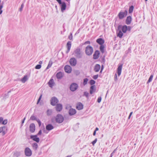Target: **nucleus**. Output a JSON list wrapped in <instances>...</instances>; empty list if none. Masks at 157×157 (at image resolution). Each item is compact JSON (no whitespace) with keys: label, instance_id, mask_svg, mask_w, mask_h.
<instances>
[{"label":"nucleus","instance_id":"nucleus-1","mask_svg":"<svg viewBox=\"0 0 157 157\" xmlns=\"http://www.w3.org/2000/svg\"><path fill=\"white\" fill-rule=\"evenodd\" d=\"M73 54L77 58H81L83 56V53L81 51V49L79 48H77L74 51Z\"/></svg>","mask_w":157,"mask_h":157},{"label":"nucleus","instance_id":"nucleus-2","mask_svg":"<svg viewBox=\"0 0 157 157\" xmlns=\"http://www.w3.org/2000/svg\"><path fill=\"white\" fill-rule=\"evenodd\" d=\"M118 30L122 29V32L124 33H126L127 31H130L131 29V27L130 26H127L126 25L122 26L119 25L118 27Z\"/></svg>","mask_w":157,"mask_h":157},{"label":"nucleus","instance_id":"nucleus-3","mask_svg":"<svg viewBox=\"0 0 157 157\" xmlns=\"http://www.w3.org/2000/svg\"><path fill=\"white\" fill-rule=\"evenodd\" d=\"M85 52L87 56H90L93 52V48L91 46L88 45L86 48Z\"/></svg>","mask_w":157,"mask_h":157},{"label":"nucleus","instance_id":"nucleus-4","mask_svg":"<svg viewBox=\"0 0 157 157\" xmlns=\"http://www.w3.org/2000/svg\"><path fill=\"white\" fill-rule=\"evenodd\" d=\"M128 11L126 10L124 11L121 10L119 13L118 16L119 19H122L126 17L127 15Z\"/></svg>","mask_w":157,"mask_h":157},{"label":"nucleus","instance_id":"nucleus-5","mask_svg":"<svg viewBox=\"0 0 157 157\" xmlns=\"http://www.w3.org/2000/svg\"><path fill=\"white\" fill-rule=\"evenodd\" d=\"M64 120L63 116L60 114H58L56 117V120L57 123H60L62 122Z\"/></svg>","mask_w":157,"mask_h":157},{"label":"nucleus","instance_id":"nucleus-6","mask_svg":"<svg viewBox=\"0 0 157 157\" xmlns=\"http://www.w3.org/2000/svg\"><path fill=\"white\" fill-rule=\"evenodd\" d=\"M7 128L6 127L4 126L0 127V133H2V136H4L7 132Z\"/></svg>","mask_w":157,"mask_h":157},{"label":"nucleus","instance_id":"nucleus-7","mask_svg":"<svg viewBox=\"0 0 157 157\" xmlns=\"http://www.w3.org/2000/svg\"><path fill=\"white\" fill-rule=\"evenodd\" d=\"M78 84L75 83H72L70 86V89L72 91H74L78 88Z\"/></svg>","mask_w":157,"mask_h":157},{"label":"nucleus","instance_id":"nucleus-8","mask_svg":"<svg viewBox=\"0 0 157 157\" xmlns=\"http://www.w3.org/2000/svg\"><path fill=\"white\" fill-rule=\"evenodd\" d=\"M25 153L26 156H30L32 155L31 150L29 147H26L25 150Z\"/></svg>","mask_w":157,"mask_h":157},{"label":"nucleus","instance_id":"nucleus-9","mask_svg":"<svg viewBox=\"0 0 157 157\" xmlns=\"http://www.w3.org/2000/svg\"><path fill=\"white\" fill-rule=\"evenodd\" d=\"M58 102V100L55 97L52 98L51 100V105L54 106Z\"/></svg>","mask_w":157,"mask_h":157},{"label":"nucleus","instance_id":"nucleus-10","mask_svg":"<svg viewBox=\"0 0 157 157\" xmlns=\"http://www.w3.org/2000/svg\"><path fill=\"white\" fill-rule=\"evenodd\" d=\"M70 65L73 66H75L77 63V60L75 58H71L69 61Z\"/></svg>","mask_w":157,"mask_h":157},{"label":"nucleus","instance_id":"nucleus-11","mask_svg":"<svg viewBox=\"0 0 157 157\" xmlns=\"http://www.w3.org/2000/svg\"><path fill=\"white\" fill-rule=\"evenodd\" d=\"M64 70L66 72L70 73L71 71L72 68L70 66L67 65L64 67Z\"/></svg>","mask_w":157,"mask_h":157},{"label":"nucleus","instance_id":"nucleus-12","mask_svg":"<svg viewBox=\"0 0 157 157\" xmlns=\"http://www.w3.org/2000/svg\"><path fill=\"white\" fill-rule=\"evenodd\" d=\"M37 135H31L30 136V138L32 139L34 141L38 143L40 141V139L39 138L37 137Z\"/></svg>","mask_w":157,"mask_h":157},{"label":"nucleus","instance_id":"nucleus-13","mask_svg":"<svg viewBox=\"0 0 157 157\" xmlns=\"http://www.w3.org/2000/svg\"><path fill=\"white\" fill-rule=\"evenodd\" d=\"M123 65L122 64L119 65L117 69V72L118 76H119L121 75L122 68Z\"/></svg>","mask_w":157,"mask_h":157},{"label":"nucleus","instance_id":"nucleus-14","mask_svg":"<svg viewBox=\"0 0 157 157\" xmlns=\"http://www.w3.org/2000/svg\"><path fill=\"white\" fill-rule=\"evenodd\" d=\"M30 131L31 132H34L35 130V126L34 124H31L29 126Z\"/></svg>","mask_w":157,"mask_h":157},{"label":"nucleus","instance_id":"nucleus-15","mask_svg":"<svg viewBox=\"0 0 157 157\" xmlns=\"http://www.w3.org/2000/svg\"><path fill=\"white\" fill-rule=\"evenodd\" d=\"M48 83L49 86L51 88H52L55 84V82L53 79L51 78L49 81Z\"/></svg>","mask_w":157,"mask_h":157},{"label":"nucleus","instance_id":"nucleus-16","mask_svg":"<svg viewBox=\"0 0 157 157\" xmlns=\"http://www.w3.org/2000/svg\"><path fill=\"white\" fill-rule=\"evenodd\" d=\"M56 110L57 111H60L63 108L62 105L60 104H57L56 107Z\"/></svg>","mask_w":157,"mask_h":157},{"label":"nucleus","instance_id":"nucleus-17","mask_svg":"<svg viewBox=\"0 0 157 157\" xmlns=\"http://www.w3.org/2000/svg\"><path fill=\"white\" fill-rule=\"evenodd\" d=\"M99 52L98 51H96L93 55V58L94 59H97L99 57Z\"/></svg>","mask_w":157,"mask_h":157},{"label":"nucleus","instance_id":"nucleus-18","mask_svg":"<svg viewBox=\"0 0 157 157\" xmlns=\"http://www.w3.org/2000/svg\"><path fill=\"white\" fill-rule=\"evenodd\" d=\"M64 74L61 72H58L56 75L57 78L58 79H61L63 76Z\"/></svg>","mask_w":157,"mask_h":157},{"label":"nucleus","instance_id":"nucleus-19","mask_svg":"<svg viewBox=\"0 0 157 157\" xmlns=\"http://www.w3.org/2000/svg\"><path fill=\"white\" fill-rule=\"evenodd\" d=\"M96 42L98 43L99 44L101 45H103V44L104 43L105 41L102 38H100L96 40Z\"/></svg>","mask_w":157,"mask_h":157},{"label":"nucleus","instance_id":"nucleus-20","mask_svg":"<svg viewBox=\"0 0 157 157\" xmlns=\"http://www.w3.org/2000/svg\"><path fill=\"white\" fill-rule=\"evenodd\" d=\"M71 47V41H68L67 44V53H68Z\"/></svg>","mask_w":157,"mask_h":157},{"label":"nucleus","instance_id":"nucleus-21","mask_svg":"<svg viewBox=\"0 0 157 157\" xmlns=\"http://www.w3.org/2000/svg\"><path fill=\"white\" fill-rule=\"evenodd\" d=\"M54 128L53 126L50 124H49L47 125L46 127V128L47 130L50 131Z\"/></svg>","mask_w":157,"mask_h":157},{"label":"nucleus","instance_id":"nucleus-22","mask_svg":"<svg viewBox=\"0 0 157 157\" xmlns=\"http://www.w3.org/2000/svg\"><path fill=\"white\" fill-rule=\"evenodd\" d=\"M76 108L78 110H81L83 108V105L80 102L78 103L76 106Z\"/></svg>","mask_w":157,"mask_h":157},{"label":"nucleus","instance_id":"nucleus-23","mask_svg":"<svg viewBox=\"0 0 157 157\" xmlns=\"http://www.w3.org/2000/svg\"><path fill=\"white\" fill-rule=\"evenodd\" d=\"M61 9L62 12H63L64 10L66 9V4L64 2H62V4H61Z\"/></svg>","mask_w":157,"mask_h":157},{"label":"nucleus","instance_id":"nucleus-24","mask_svg":"<svg viewBox=\"0 0 157 157\" xmlns=\"http://www.w3.org/2000/svg\"><path fill=\"white\" fill-rule=\"evenodd\" d=\"M96 91L95 86L94 85L90 87V93L92 94Z\"/></svg>","mask_w":157,"mask_h":157},{"label":"nucleus","instance_id":"nucleus-25","mask_svg":"<svg viewBox=\"0 0 157 157\" xmlns=\"http://www.w3.org/2000/svg\"><path fill=\"white\" fill-rule=\"evenodd\" d=\"M131 17L130 16H129L128 17L126 18V23L127 25H129L131 23Z\"/></svg>","mask_w":157,"mask_h":157},{"label":"nucleus","instance_id":"nucleus-26","mask_svg":"<svg viewBox=\"0 0 157 157\" xmlns=\"http://www.w3.org/2000/svg\"><path fill=\"white\" fill-rule=\"evenodd\" d=\"M69 114L70 115H73L75 114L76 113V110L73 109H71L69 111Z\"/></svg>","mask_w":157,"mask_h":157},{"label":"nucleus","instance_id":"nucleus-27","mask_svg":"<svg viewBox=\"0 0 157 157\" xmlns=\"http://www.w3.org/2000/svg\"><path fill=\"white\" fill-rule=\"evenodd\" d=\"M117 36L121 38L123 36V34L121 29L118 30L117 31Z\"/></svg>","mask_w":157,"mask_h":157},{"label":"nucleus","instance_id":"nucleus-28","mask_svg":"<svg viewBox=\"0 0 157 157\" xmlns=\"http://www.w3.org/2000/svg\"><path fill=\"white\" fill-rule=\"evenodd\" d=\"M100 69V66L98 64H97L95 65L94 68V71H95L96 72H98L99 71Z\"/></svg>","mask_w":157,"mask_h":157},{"label":"nucleus","instance_id":"nucleus-29","mask_svg":"<svg viewBox=\"0 0 157 157\" xmlns=\"http://www.w3.org/2000/svg\"><path fill=\"white\" fill-rule=\"evenodd\" d=\"M28 79V77L27 75H25L21 80V82L24 83Z\"/></svg>","mask_w":157,"mask_h":157},{"label":"nucleus","instance_id":"nucleus-30","mask_svg":"<svg viewBox=\"0 0 157 157\" xmlns=\"http://www.w3.org/2000/svg\"><path fill=\"white\" fill-rule=\"evenodd\" d=\"M32 146L33 149L36 150L38 148V145L36 143H34L33 144Z\"/></svg>","mask_w":157,"mask_h":157},{"label":"nucleus","instance_id":"nucleus-31","mask_svg":"<svg viewBox=\"0 0 157 157\" xmlns=\"http://www.w3.org/2000/svg\"><path fill=\"white\" fill-rule=\"evenodd\" d=\"M52 62L51 60H50L49 62L48 65L46 68V69H48L49 68L52 66Z\"/></svg>","mask_w":157,"mask_h":157},{"label":"nucleus","instance_id":"nucleus-32","mask_svg":"<svg viewBox=\"0 0 157 157\" xmlns=\"http://www.w3.org/2000/svg\"><path fill=\"white\" fill-rule=\"evenodd\" d=\"M20 155V153L19 152H16L13 154V157H18Z\"/></svg>","mask_w":157,"mask_h":157},{"label":"nucleus","instance_id":"nucleus-33","mask_svg":"<svg viewBox=\"0 0 157 157\" xmlns=\"http://www.w3.org/2000/svg\"><path fill=\"white\" fill-rule=\"evenodd\" d=\"M100 49L102 53L104 52V46L103 45H101L100 46Z\"/></svg>","mask_w":157,"mask_h":157},{"label":"nucleus","instance_id":"nucleus-34","mask_svg":"<svg viewBox=\"0 0 157 157\" xmlns=\"http://www.w3.org/2000/svg\"><path fill=\"white\" fill-rule=\"evenodd\" d=\"M133 8L134 7L133 6H132L129 7L128 10L129 13H131L132 12L133 10Z\"/></svg>","mask_w":157,"mask_h":157},{"label":"nucleus","instance_id":"nucleus-35","mask_svg":"<svg viewBox=\"0 0 157 157\" xmlns=\"http://www.w3.org/2000/svg\"><path fill=\"white\" fill-rule=\"evenodd\" d=\"M153 75H151L150 76V77L148 79V80L147 82V83H149L152 81V79H153Z\"/></svg>","mask_w":157,"mask_h":157},{"label":"nucleus","instance_id":"nucleus-36","mask_svg":"<svg viewBox=\"0 0 157 157\" xmlns=\"http://www.w3.org/2000/svg\"><path fill=\"white\" fill-rule=\"evenodd\" d=\"M52 110L51 109H48L47 111V115H51L52 113Z\"/></svg>","mask_w":157,"mask_h":157},{"label":"nucleus","instance_id":"nucleus-37","mask_svg":"<svg viewBox=\"0 0 157 157\" xmlns=\"http://www.w3.org/2000/svg\"><path fill=\"white\" fill-rule=\"evenodd\" d=\"M88 81V79L87 78H86L84 79L83 83V84L84 86L85 85H86L87 84Z\"/></svg>","mask_w":157,"mask_h":157},{"label":"nucleus","instance_id":"nucleus-38","mask_svg":"<svg viewBox=\"0 0 157 157\" xmlns=\"http://www.w3.org/2000/svg\"><path fill=\"white\" fill-rule=\"evenodd\" d=\"M41 66L40 64H38L36 65L35 67V68L36 69H39L41 68Z\"/></svg>","mask_w":157,"mask_h":157},{"label":"nucleus","instance_id":"nucleus-39","mask_svg":"<svg viewBox=\"0 0 157 157\" xmlns=\"http://www.w3.org/2000/svg\"><path fill=\"white\" fill-rule=\"evenodd\" d=\"M8 122V120L7 119H5V120L3 121L2 122V124H6Z\"/></svg>","mask_w":157,"mask_h":157},{"label":"nucleus","instance_id":"nucleus-40","mask_svg":"<svg viewBox=\"0 0 157 157\" xmlns=\"http://www.w3.org/2000/svg\"><path fill=\"white\" fill-rule=\"evenodd\" d=\"M30 119L32 120H36L37 119L34 116L32 115L31 116Z\"/></svg>","mask_w":157,"mask_h":157},{"label":"nucleus","instance_id":"nucleus-41","mask_svg":"<svg viewBox=\"0 0 157 157\" xmlns=\"http://www.w3.org/2000/svg\"><path fill=\"white\" fill-rule=\"evenodd\" d=\"M95 81L93 80H91L90 82V83L91 85H93L95 83Z\"/></svg>","mask_w":157,"mask_h":157},{"label":"nucleus","instance_id":"nucleus-42","mask_svg":"<svg viewBox=\"0 0 157 157\" xmlns=\"http://www.w3.org/2000/svg\"><path fill=\"white\" fill-rule=\"evenodd\" d=\"M84 95L87 98H88L89 95V94L87 92H85L84 93Z\"/></svg>","mask_w":157,"mask_h":157},{"label":"nucleus","instance_id":"nucleus-43","mask_svg":"<svg viewBox=\"0 0 157 157\" xmlns=\"http://www.w3.org/2000/svg\"><path fill=\"white\" fill-rule=\"evenodd\" d=\"M24 4L23 3L21 5V7L19 9V11H21V12L22 10V9H23V8L24 7Z\"/></svg>","mask_w":157,"mask_h":157},{"label":"nucleus","instance_id":"nucleus-44","mask_svg":"<svg viewBox=\"0 0 157 157\" xmlns=\"http://www.w3.org/2000/svg\"><path fill=\"white\" fill-rule=\"evenodd\" d=\"M36 121H37V122H38V124H39V126H40L41 125V121H40V120L39 119H36Z\"/></svg>","mask_w":157,"mask_h":157},{"label":"nucleus","instance_id":"nucleus-45","mask_svg":"<svg viewBox=\"0 0 157 157\" xmlns=\"http://www.w3.org/2000/svg\"><path fill=\"white\" fill-rule=\"evenodd\" d=\"M42 97V94H41L38 100V101H37V104H38L39 103L40 101L41 98Z\"/></svg>","mask_w":157,"mask_h":157},{"label":"nucleus","instance_id":"nucleus-46","mask_svg":"<svg viewBox=\"0 0 157 157\" xmlns=\"http://www.w3.org/2000/svg\"><path fill=\"white\" fill-rule=\"evenodd\" d=\"M101 100V97H99L97 101L98 103H100Z\"/></svg>","mask_w":157,"mask_h":157},{"label":"nucleus","instance_id":"nucleus-47","mask_svg":"<svg viewBox=\"0 0 157 157\" xmlns=\"http://www.w3.org/2000/svg\"><path fill=\"white\" fill-rule=\"evenodd\" d=\"M98 77V75H94L93 76V78L94 79H96Z\"/></svg>","mask_w":157,"mask_h":157},{"label":"nucleus","instance_id":"nucleus-48","mask_svg":"<svg viewBox=\"0 0 157 157\" xmlns=\"http://www.w3.org/2000/svg\"><path fill=\"white\" fill-rule=\"evenodd\" d=\"M68 38L70 40H72L73 38L72 34V33H71L70 35L68 36Z\"/></svg>","mask_w":157,"mask_h":157},{"label":"nucleus","instance_id":"nucleus-49","mask_svg":"<svg viewBox=\"0 0 157 157\" xmlns=\"http://www.w3.org/2000/svg\"><path fill=\"white\" fill-rule=\"evenodd\" d=\"M3 7V5L2 4L1 5V7L0 8V14H1L2 12V8Z\"/></svg>","mask_w":157,"mask_h":157},{"label":"nucleus","instance_id":"nucleus-50","mask_svg":"<svg viewBox=\"0 0 157 157\" xmlns=\"http://www.w3.org/2000/svg\"><path fill=\"white\" fill-rule=\"evenodd\" d=\"M97 140V139L96 138L94 141H93L92 142V144L94 145V144L96 143Z\"/></svg>","mask_w":157,"mask_h":157},{"label":"nucleus","instance_id":"nucleus-51","mask_svg":"<svg viewBox=\"0 0 157 157\" xmlns=\"http://www.w3.org/2000/svg\"><path fill=\"white\" fill-rule=\"evenodd\" d=\"M114 79L115 81H117V74H116L115 75Z\"/></svg>","mask_w":157,"mask_h":157},{"label":"nucleus","instance_id":"nucleus-52","mask_svg":"<svg viewBox=\"0 0 157 157\" xmlns=\"http://www.w3.org/2000/svg\"><path fill=\"white\" fill-rule=\"evenodd\" d=\"M75 73L76 75H78L79 74L80 72L79 71H75Z\"/></svg>","mask_w":157,"mask_h":157},{"label":"nucleus","instance_id":"nucleus-53","mask_svg":"<svg viewBox=\"0 0 157 157\" xmlns=\"http://www.w3.org/2000/svg\"><path fill=\"white\" fill-rule=\"evenodd\" d=\"M3 117H0V124H2V122L3 121Z\"/></svg>","mask_w":157,"mask_h":157},{"label":"nucleus","instance_id":"nucleus-54","mask_svg":"<svg viewBox=\"0 0 157 157\" xmlns=\"http://www.w3.org/2000/svg\"><path fill=\"white\" fill-rule=\"evenodd\" d=\"M90 44V42L89 41H87L84 43V44Z\"/></svg>","mask_w":157,"mask_h":157},{"label":"nucleus","instance_id":"nucleus-55","mask_svg":"<svg viewBox=\"0 0 157 157\" xmlns=\"http://www.w3.org/2000/svg\"><path fill=\"white\" fill-rule=\"evenodd\" d=\"M57 2H58L59 4H62V2L61 0H56Z\"/></svg>","mask_w":157,"mask_h":157},{"label":"nucleus","instance_id":"nucleus-56","mask_svg":"<svg viewBox=\"0 0 157 157\" xmlns=\"http://www.w3.org/2000/svg\"><path fill=\"white\" fill-rule=\"evenodd\" d=\"M42 133V131L41 130H40L37 135H40Z\"/></svg>","mask_w":157,"mask_h":157},{"label":"nucleus","instance_id":"nucleus-57","mask_svg":"<svg viewBox=\"0 0 157 157\" xmlns=\"http://www.w3.org/2000/svg\"><path fill=\"white\" fill-rule=\"evenodd\" d=\"M25 119V117L24 118V119H23V120L22 121V123H21L22 125V124L24 123Z\"/></svg>","mask_w":157,"mask_h":157},{"label":"nucleus","instance_id":"nucleus-58","mask_svg":"<svg viewBox=\"0 0 157 157\" xmlns=\"http://www.w3.org/2000/svg\"><path fill=\"white\" fill-rule=\"evenodd\" d=\"M11 92V90L9 91L8 92V93L6 94H5V95H6V97H8V94Z\"/></svg>","mask_w":157,"mask_h":157},{"label":"nucleus","instance_id":"nucleus-59","mask_svg":"<svg viewBox=\"0 0 157 157\" xmlns=\"http://www.w3.org/2000/svg\"><path fill=\"white\" fill-rule=\"evenodd\" d=\"M98 130H99L98 128L97 127V128H96L95 130H94V131H95L96 132V131H98Z\"/></svg>","mask_w":157,"mask_h":157},{"label":"nucleus","instance_id":"nucleus-60","mask_svg":"<svg viewBox=\"0 0 157 157\" xmlns=\"http://www.w3.org/2000/svg\"><path fill=\"white\" fill-rule=\"evenodd\" d=\"M96 133V132L95 131H94L93 134V135L94 136H95Z\"/></svg>","mask_w":157,"mask_h":157},{"label":"nucleus","instance_id":"nucleus-61","mask_svg":"<svg viewBox=\"0 0 157 157\" xmlns=\"http://www.w3.org/2000/svg\"><path fill=\"white\" fill-rule=\"evenodd\" d=\"M42 62L41 61H40L39 62V63L40 65V64H42Z\"/></svg>","mask_w":157,"mask_h":157},{"label":"nucleus","instance_id":"nucleus-62","mask_svg":"<svg viewBox=\"0 0 157 157\" xmlns=\"http://www.w3.org/2000/svg\"><path fill=\"white\" fill-rule=\"evenodd\" d=\"M116 151H117V148L114 149L113 152L114 153Z\"/></svg>","mask_w":157,"mask_h":157},{"label":"nucleus","instance_id":"nucleus-63","mask_svg":"<svg viewBox=\"0 0 157 157\" xmlns=\"http://www.w3.org/2000/svg\"><path fill=\"white\" fill-rule=\"evenodd\" d=\"M113 152H112L110 155V157H112L113 155Z\"/></svg>","mask_w":157,"mask_h":157},{"label":"nucleus","instance_id":"nucleus-64","mask_svg":"<svg viewBox=\"0 0 157 157\" xmlns=\"http://www.w3.org/2000/svg\"><path fill=\"white\" fill-rule=\"evenodd\" d=\"M132 113H133V112H131L130 113V114H129L130 116H131L132 115Z\"/></svg>","mask_w":157,"mask_h":157}]
</instances>
